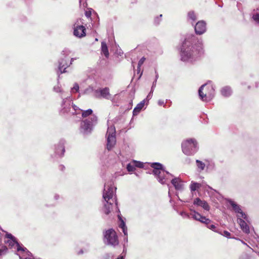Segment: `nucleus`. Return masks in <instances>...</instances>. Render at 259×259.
Segmentation results:
<instances>
[{
  "label": "nucleus",
  "mask_w": 259,
  "mask_h": 259,
  "mask_svg": "<svg viewBox=\"0 0 259 259\" xmlns=\"http://www.w3.org/2000/svg\"><path fill=\"white\" fill-rule=\"evenodd\" d=\"M204 53L202 40L194 35H190L183 41L180 52L181 60L183 62L192 63Z\"/></svg>",
  "instance_id": "nucleus-1"
},
{
  "label": "nucleus",
  "mask_w": 259,
  "mask_h": 259,
  "mask_svg": "<svg viewBox=\"0 0 259 259\" xmlns=\"http://www.w3.org/2000/svg\"><path fill=\"white\" fill-rule=\"evenodd\" d=\"M116 189L112 184H105L103 193V198L105 201L103 211L107 215L109 214L112 210L114 203L116 206L117 205V200L115 197H113Z\"/></svg>",
  "instance_id": "nucleus-2"
},
{
  "label": "nucleus",
  "mask_w": 259,
  "mask_h": 259,
  "mask_svg": "<svg viewBox=\"0 0 259 259\" xmlns=\"http://www.w3.org/2000/svg\"><path fill=\"white\" fill-rule=\"evenodd\" d=\"M62 102L61 109L60 110V114L64 116H70L74 115L80 114L81 109L74 105L71 97L67 96L63 98L61 96Z\"/></svg>",
  "instance_id": "nucleus-3"
},
{
  "label": "nucleus",
  "mask_w": 259,
  "mask_h": 259,
  "mask_svg": "<svg viewBox=\"0 0 259 259\" xmlns=\"http://www.w3.org/2000/svg\"><path fill=\"white\" fill-rule=\"evenodd\" d=\"M151 166L153 168L152 172L153 175L161 184H167V182L173 177L171 174L164 170L163 166L160 163H152Z\"/></svg>",
  "instance_id": "nucleus-4"
},
{
  "label": "nucleus",
  "mask_w": 259,
  "mask_h": 259,
  "mask_svg": "<svg viewBox=\"0 0 259 259\" xmlns=\"http://www.w3.org/2000/svg\"><path fill=\"white\" fill-rule=\"evenodd\" d=\"M200 99L204 102L211 101L215 96V89L211 81L202 85L199 90Z\"/></svg>",
  "instance_id": "nucleus-5"
},
{
  "label": "nucleus",
  "mask_w": 259,
  "mask_h": 259,
  "mask_svg": "<svg viewBox=\"0 0 259 259\" xmlns=\"http://www.w3.org/2000/svg\"><path fill=\"white\" fill-rule=\"evenodd\" d=\"M98 118L95 115H93L89 118L81 121L80 126V132L84 135L90 134L94 127L97 123Z\"/></svg>",
  "instance_id": "nucleus-6"
},
{
  "label": "nucleus",
  "mask_w": 259,
  "mask_h": 259,
  "mask_svg": "<svg viewBox=\"0 0 259 259\" xmlns=\"http://www.w3.org/2000/svg\"><path fill=\"white\" fill-rule=\"evenodd\" d=\"M182 149L185 155H194L198 149L197 142L194 139H187L182 142Z\"/></svg>",
  "instance_id": "nucleus-7"
},
{
  "label": "nucleus",
  "mask_w": 259,
  "mask_h": 259,
  "mask_svg": "<svg viewBox=\"0 0 259 259\" xmlns=\"http://www.w3.org/2000/svg\"><path fill=\"white\" fill-rule=\"evenodd\" d=\"M103 242L107 245L114 247L119 244L118 236L115 230L113 229H109L103 232Z\"/></svg>",
  "instance_id": "nucleus-8"
},
{
  "label": "nucleus",
  "mask_w": 259,
  "mask_h": 259,
  "mask_svg": "<svg viewBox=\"0 0 259 259\" xmlns=\"http://www.w3.org/2000/svg\"><path fill=\"white\" fill-rule=\"evenodd\" d=\"M192 218L196 221H198L202 223L205 224L206 225V227L209 229L213 231V232L219 233V231L217 229L216 226L214 225L211 224L209 225V224L211 222V221L206 218V217L201 215L200 213L196 212L195 210H191Z\"/></svg>",
  "instance_id": "nucleus-9"
},
{
  "label": "nucleus",
  "mask_w": 259,
  "mask_h": 259,
  "mask_svg": "<svg viewBox=\"0 0 259 259\" xmlns=\"http://www.w3.org/2000/svg\"><path fill=\"white\" fill-rule=\"evenodd\" d=\"M116 130L113 125L108 126L106 135L107 139V149L108 151L111 150L116 144Z\"/></svg>",
  "instance_id": "nucleus-10"
},
{
  "label": "nucleus",
  "mask_w": 259,
  "mask_h": 259,
  "mask_svg": "<svg viewBox=\"0 0 259 259\" xmlns=\"http://www.w3.org/2000/svg\"><path fill=\"white\" fill-rule=\"evenodd\" d=\"M80 19L77 20L73 25V34L76 37L81 38L86 35V29L82 25Z\"/></svg>",
  "instance_id": "nucleus-11"
},
{
  "label": "nucleus",
  "mask_w": 259,
  "mask_h": 259,
  "mask_svg": "<svg viewBox=\"0 0 259 259\" xmlns=\"http://www.w3.org/2000/svg\"><path fill=\"white\" fill-rule=\"evenodd\" d=\"M65 51H63L62 53V57L58 61V70L60 73L66 72V69L69 66V58L67 55H65Z\"/></svg>",
  "instance_id": "nucleus-12"
},
{
  "label": "nucleus",
  "mask_w": 259,
  "mask_h": 259,
  "mask_svg": "<svg viewBox=\"0 0 259 259\" xmlns=\"http://www.w3.org/2000/svg\"><path fill=\"white\" fill-rule=\"evenodd\" d=\"M227 202L232 207L233 210L236 213H237V218H242L246 221L248 222V218L247 215L244 212L242 211L241 207L239 205L237 204L235 201H233L231 199H228L227 200Z\"/></svg>",
  "instance_id": "nucleus-13"
},
{
  "label": "nucleus",
  "mask_w": 259,
  "mask_h": 259,
  "mask_svg": "<svg viewBox=\"0 0 259 259\" xmlns=\"http://www.w3.org/2000/svg\"><path fill=\"white\" fill-rule=\"evenodd\" d=\"M94 96L97 98H104L109 100L111 98V95L110 94L109 88L105 87L104 88H100L94 91Z\"/></svg>",
  "instance_id": "nucleus-14"
},
{
  "label": "nucleus",
  "mask_w": 259,
  "mask_h": 259,
  "mask_svg": "<svg viewBox=\"0 0 259 259\" xmlns=\"http://www.w3.org/2000/svg\"><path fill=\"white\" fill-rule=\"evenodd\" d=\"M65 141L61 139L57 144L55 145L54 153L55 157H62L64 154Z\"/></svg>",
  "instance_id": "nucleus-15"
},
{
  "label": "nucleus",
  "mask_w": 259,
  "mask_h": 259,
  "mask_svg": "<svg viewBox=\"0 0 259 259\" xmlns=\"http://www.w3.org/2000/svg\"><path fill=\"white\" fill-rule=\"evenodd\" d=\"M196 34L201 35L206 31V23L203 21H198L195 26Z\"/></svg>",
  "instance_id": "nucleus-16"
},
{
  "label": "nucleus",
  "mask_w": 259,
  "mask_h": 259,
  "mask_svg": "<svg viewBox=\"0 0 259 259\" xmlns=\"http://www.w3.org/2000/svg\"><path fill=\"white\" fill-rule=\"evenodd\" d=\"M171 183L177 191H182L184 189L183 182L179 178H174L171 180Z\"/></svg>",
  "instance_id": "nucleus-17"
},
{
  "label": "nucleus",
  "mask_w": 259,
  "mask_h": 259,
  "mask_svg": "<svg viewBox=\"0 0 259 259\" xmlns=\"http://www.w3.org/2000/svg\"><path fill=\"white\" fill-rule=\"evenodd\" d=\"M193 204L197 206L202 207L204 209L206 210H209L210 207L207 202L205 200H202L199 198H196L194 199Z\"/></svg>",
  "instance_id": "nucleus-18"
},
{
  "label": "nucleus",
  "mask_w": 259,
  "mask_h": 259,
  "mask_svg": "<svg viewBox=\"0 0 259 259\" xmlns=\"http://www.w3.org/2000/svg\"><path fill=\"white\" fill-rule=\"evenodd\" d=\"M7 243L11 247H13L14 245H16L17 246V250L18 251H25V250H27L26 248L21 246V245L17 241L16 238H15V239L8 240L7 241Z\"/></svg>",
  "instance_id": "nucleus-19"
},
{
  "label": "nucleus",
  "mask_w": 259,
  "mask_h": 259,
  "mask_svg": "<svg viewBox=\"0 0 259 259\" xmlns=\"http://www.w3.org/2000/svg\"><path fill=\"white\" fill-rule=\"evenodd\" d=\"M237 222L239 223L242 230L245 233L248 234L249 233V227L246 224L244 220L241 218L237 219Z\"/></svg>",
  "instance_id": "nucleus-20"
},
{
  "label": "nucleus",
  "mask_w": 259,
  "mask_h": 259,
  "mask_svg": "<svg viewBox=\"0 0 259 259\" xmlns=\"http://www.w3.org/2000/svg\"><path fill=\"white\" fill-rule=\"evenodd\" d=\"M221 95L225 97H230L232 93V90L230 87L225 86L221 90Z\"/></svg>",
  "instance_id": "nucleus-21"
},
{
  "label": "nucleus",
  "mask_w": 259,
  "mask_h": 259,
  "mask_svg": "<svg viewBox=\"0 0 259 259\" xmlns=\"http://www.w3.org/2000/svg\"><path fill=\"white\" fill-rule=\"evenodd\" d=\"M146 103V100H143L137 104L136 107L134 109L133 113V115H137L138 114L141 110L144 108V106Z\"/></svg>",
  "instance_id": "nucleus-22"
},
{
  "label": "nucleus",
  "mask_w": 259,
  "mask_h": 259,
  "mask_svg": "<svg viewBox=\"0 0 259 259\" xmlns=\"http://www.w3.org/2000/svg\"><path fill=\"white\" fill-rule=\"evenodd\" d=\"M101 53L104 54L106 58H108L109 56L108 49L105 41L101 42Z\"/></svg>",
  "instance_id": "nucleus-23"
},
{
  "label": "nucleus",
  "mask_w": 259,
  "mask_h": 259,
  "mask_svg": "<svg viewBox=\"0 0 259 259\" xmlns=\"http://www.w3.org/2000/svg\"><path fill=\"white\" fill-rule=\"evenodd\" d=\"M196 165L198 171L200 172L204 170L205 167V164L199 160H196Z\"/></svg>",
  "instance_id": "nucleus-24"
},
{
  "label": "nucleus",
  "mask_w": 259,
  "mask_h": 259,
  "mask_svg": "<svg viewBox=\"0 0 259 259\" xmlns=\"http://www.w3.org/2000/svg\"><path fill=\"white\" fill-rule=\"evenodd\" d=\"M201 185L200 184L194 182H191V185L190 186V190L192 192L195 191L198 189H199L201 187Z\"/></svg>",
  "instance_id": "nucleus-25"
},
{
  "label": "nucleus",
  "mask_w": 259,
  "mask_h": 259,
  "mask_svg": "<svg viewBox=\"0 0 259 259\" xmlns=\"http://www.w3.org/2000/svg\"><path fill=\"white\" fill-rule=\"evenodd\" d=\"M92 114H93V110L91 109H89L86 110H81V114L83 118L87 117L90 115H91V116H92L93 115Z\"/></svg>",
  "instance_id": "nucleus-26"
},
{
  "label": "nucleus",
  "mask_w": 259,
  "mask_h": 259,
  "mask_svg": "<svg viewBox=\"0 0 259 259\" xmlns=\"http://www.w3.org/2000/svg\"><path fill=\"white\" fill-rule=\"evenodd\" d=\"M188 18L194 22L197 20V16L194 11H190L188 13Z\"/></svg>",
  "instance_id": "nucleus-27"
},
{
  "label": "nucleus",
  "mask_w": 259,
  "mask_h": 259,
  "mask_svg": "<svg viewBox=\"0 0 259 259\" xmlns=\"http://www.w3.org/2000/svg\"><path fill=\"white\" fill-rule=\"evenodd\" d=\"M53 91L56 93H60L61 94L60 95V97L61 98V96H62L63 97V98L66 97H64L63 96V95L64 94V92L63 91V90L61 89V87L58 84L57 85L54 86L53 87Z\"/></svg>",
  "instance_id": "nucleus-28"
},
{
  "label": "nucleus",
  "mask_w": 259,
  "mask_h": 259,
  "mask_svg": "<svg viewBox=\"0 0 259 259\" xmlns=\"http://www.w3.org/2000/svg\"><path fill=\"white\" fill-rule=\"evenodd\" d=\"M238 259H255L254 257L249 254L247 253H243L239 257Z\"/></svg>",
  "instance_id": "nucleus-29"
},
{
  "label": "nucleus",
  "mask_w": 259,
  "mask_h": 259,
  "mask_svg": "<svg viewBox=\"0 0 259 259\" xmlns=\"http://www.w3.org/2000/svg\"><path fill=\"white\" fill-rule=\"evenodd\" d=\"M162 15L160 14L159 16L155 17L154 19V24L156 26L158 25L162 20Z\"/></svg>",
  "instance_id": "nucleus-30"
},
{
  "label": "nucleus",
  "mask_w": 259,
  "mask_h": 259,
  "mask_svg": "<svg viewBox=\"0 0 259 259\" xmlns=\"http://www.w3.org/2000/svg\"><path fill=\"white\" fill-rule=\"evenodd\" d=\"M95 90V89H94L93 87L90 86L89 88H87L84 90V94H93V95L94 96Z\"/></svg>",
  "instance_id": "nucleus-31"
},
{
  "label": "nucleus",
  "mask_w": 259,
  "mask_h": 259,
  "mask_svg": "<svg viewBox=\"0 0 259 259\" xmlns=\"http://www.w3.org/2000/svg\"><path fill=\"white\" fill-rule=\"evenodd\" d=\"M79 85L77 83H75L74 84L73 87L71 89V92L72 93H76L79 91Z\"/></svg>",
  "instance_id": "nucleus-32"
},
{
  "label": "nucleus",
  "mask_w": 259,
  "mask_h": 259,
  "mask_svg": "<svg viewBox=\"0 0 259 259\" xmlns=\"http://www.w3.org/2000/svg\"><path fill=\"white\" fill-rule=\"evenodd\" d=\"M126 169L128 171L132 172L135 170V165H132L131 163H128L126 166Z\"/></svg>",
  "instance_id": "nucleus-33"
},
{
  "label": "nucleus",
  "mask_w": 259,
  "mask_h": 259,
  "mask_svg": "<svg viewBox=\"0 0 259 259\" xmlns=\"http://www.w3.org/2000/svg\"><path fill=\"white\" fill-rule=\"evenodd\" d=\"M191 210L192 209H190V210H191V212H192L191 211ZM192 210H194L193 209H192ZM180 214L183 218H190V216L192 215L191 214H189L188 213L186 212L185 211H181L180 213Z\"/></svg>",
  "instance_id": "nucleus-34"
},
{
  "label": "nucleus",
  "mask_w": 259,
  "mask_h": 259,
  "mask_svg": "<svg viewBox=\"0 0 259 259\" xmlns=\"http://www.w3.org/2000/svg\"><path fill=\"white\" fill-rule=\"evenodd\" d=\"M119 220H120V224H119L118 226L120 229L126 227L125 225V223L124 222L123 220H122L121 218L120 217H118Z\"/></svg>",
  "instance_id": "nucleus-35"
},
{
  "label": "nucleus",
  "mask_w": 259,
  "mask_h": 259,
  "mask_svg": "<svg viewBox=\"0 0 259 259\" xmlns=\"http://www.w3.org/2000/svg\"><path fill=\"white\" fill-rule=\"evenodd\" d=\"M134 162L135 163V166L139 168H142L144 166L143 163L140 162V161H134Z\"/></svg>",
  "instance_id": "nucleus-36"
},
{
  "label": "nucleus",
  "mask_w": 259,
  "mask_h": 259,
  "mask_svg": "<svg viewBox=\"0 0 259 259\" xmlns=\"http://www.w3.org/2000/svg\"><path fill=\"white\" fill-rule=\"evenodd\" d=\"M219 233L221 234V235H222L223 236L228 238H230V236H231L230 233L229 232L227 231H224L223 233L222 232H219Z\"/></svg>",
  "instance_id": "nucleus-37"
},
{
  "label": "nucleus",
  "mask_w": 259,
  "mask_h": 259,
  "mask_svg": "<svg viewBox=\"0 0 259 259\" xmlns=\"http://www.w3.org/2000/svg\"><path fill=\"white\" fill-rule=\"evenodd\" d=\"M128 237L127 236H124L123 238V251H124L126 246L127 245Z\"/></svg>",
  "instance_id": "nucleus-38"
},
{
  "label": "nucleus",
  "mask_w": 259,
  "mask_h": 259,
  "mask_svg": "<svg viewBox=\"0 0 259 259\" xmlns=\"http://www.w3.org/2000/svg\"><path fill=\"white\" fill-rule=\"evenodd\" d=\"M252 18L255 22L259 24V14L258 13L254 14L252 16Z\"/></svg>",
  "instance_id": "nucleus-39"
},
{
  "label": "nucleus",
  "mask_w": 259,
  "mask_h": 259,
  "mask_svg": "<svg viewBox=\"0 0 259 259\" xmlns=\"http://www.w3.org/2000/svg\"><path fill=\"white\" fill-rule=\"evenodd\" d=\"M145 59H146L145 58L143 57L139 60L138 64L139 69H140V67H141V66L143 65L144 61H145Z\"/></svg>",
  "instance_id": "nucleus-40"
},
{
  "label": "nucleus",
  "mask_w": 259,
  "mask_h": 259,
  "mask_svg": "<svg viewBox=\"0 0 259 259\" xmlns=\"http://www.w3.org/2000/svg\"><path fill=\"white\" fill-rule=\"evenodd\" d=\"M152 94H153V92H152L151 90L150 91V93L148 94V95H147L146 98L145 99L146 100V102L147 101V102H148V101L151 99L152 97Z\"/></svg>",
  "instance_id": "nucleus-41"
},
{
  "label": "nucleus",
  "mask_w": 259,
  "mask_h": 259,
  "mask_svg": "<svg viewBox=\"0 0 259 259\" xmlns=\"http://www.w3.org/2000/svg\"><path fill=\"white\" fill-rule=\"evenodd\" d=\"M6 237L8 238V239H9V240H12V239H15V238H16L14 236H13L10 233H7L6 234Z\"/></svg>",
  "instance_id": "nucleus-42"
},
{
  "label": "nucleus",
  "mask_w": 259,
  "mask_h": 259,
  "mask_svg": "<svg viewBox=\"0 0 259 259\" xmlns=\"http://www.w3.org/2000/svg\"><path fill=\"white\" fill-rule=\"evenodd\" d=\"M122 232L124 234V236H127V227H125L121 229Z\"/></svg>",
  "instance_id": "nucleus-43"
},
{
  "label": "nucleus",
  "mask_w": 259,
  "mask_h": 259,
  "mask_svg": "<svg viewBox=\"0 0 259 259\" xmlns=\"http://www.w3.org/2000/svg\"><path fill=\"white\" fill-rule=\"evenodd\" d=\"M156 82H157V81H156V80H154V81L153 82L152 85L151 89L152 92H153V91H154V89L156 85Z\"/></svg>",
  "instance_id": "nucleus-44"
},
{
  "label": "nucleus",
  "mask_w": 259,
  "mask_h": 259,
  "mask_svg": "<svg viewBox=\"0 0 259 259\" xmlns=\"http://www.w3.org/2000/svg\"><path fill=\"white\" fill-rule=\"evenodd\" d=\"M158 104L159 106H162V105L164 106L165 103H164V101L163 100H159L158 101Z\"/></svg>",
  "instance_id": "nucleus-45"
},
{
  "label": "nucleus",
  "mask_w": 259,
  "mask_h": 259,
  "mask_svg": "<svg viewBox=\"0 0 259 259\" xmlns=\"http://www.w3.org/2000/svg\"><path fill=\"white\" fill-rule=\"evenodd\" d=\"M155 78L154 80L157 81L159 75H158V73L157 71L156 70H155Z\"/></svg>",
  "instance_id": "nucleus-46"
},
{
  "label": "nucleus",
  "mask_w": 259,
  "mask_h": 259,
  "mask_svg": "<svg viewBox=\"0 0 259 259\" xmlns=\"http://www.w3.org/2000/svg\"><path fill=\"white\" fill-rule=\"evenodd\" d=\"M75 59H75V58H71V59L70 61V62H69V64H69V66H70V65H71V64H72V63L73 61Z\"/></svg>",
  "instance_id": "nucleus-47"
},
{
  "label": "nucleus",
  "mask_w": 259,
  "mask_h": 259,
  "mask_svg": "<svg viewBox=\"0 0 259 259\" xmlns=\"http://www.w3.org/2000/svg\"><path fill=\"white\" fill-rule=\"evenodd\" d=\"M59 198V196L57 194H55V196H54V198L56 200H58Z\"/></svg>",
  "instance_id": "nucleus-48"
},
{
  "label": "nucleus",
  "mask_w": 259,
  "mask_h": 259,
  "mask_svg": "<svg viewBox=\"0 0 259 259\" xmlns=\"http://www.w3.org/2000/svg\"><path fill=\"white\" fill-rule=\"evenodd\" d=\"M85 15L87 17H90V16H91V13H89V12H86L85 13Z\"/></svg>",
  "instance_id": "nucleus-49"
},
{
  "label": "nucleus",
  "mask_w": 259,
  "mask_h": 259,
  "mask_svg": "<svg viewBox=\"0 0 259 259\" xmlns=\"http://www.w3.org/2000/svg\"><path fill=\"white\" fill-rule=\"evenodd\" d=\"M116 259H124V256L123 255H120Z\"/></svg>",
  "instance_id": "nucleus-50"
},
{
  "label": "nucleus",
  "mask_w": 259,
  "mask_h": 259,
  "mask_svg": "<svg viewBox=\"0 0 259 259\" xmlns=\"http://www.w3.org/2000/svg\"><path fill=\"white\" fill-rule=\"evenodd\" d=\"M60 168L62 170H63V169L65 168V167L63 165H61Z\"/></svg>",
  "instance_id": "nucleus-51"
},
{
  "label": "nucleus",
  "mask_w": 259,
  "mask_h": 259,
  "mask_svg": "<svg viewBox=\"0 0 259 259\" xmlns=\"http://www.w3.org/2000/svg\"><path fill=\"white\" fill-rule=\"evenodd\" d=\"M140 69H139V68H138V67H137V73H140Z\"/></svg>",
  "instance_id": "nucleus-52"
},
{
  "label": "nucleus",
  "mask_w": 259,
  "mask_h": 259,
  "mask_svg": "<svg viewBox=\"0 0 259 259\" xmlns=\"http://www.w3.org/2000/svg\"><path fill=\"white\" fill-rule=\"evenodd\" d=\"M3 252V250L2 249H0V255L2 254V253Z\"/></svg>",
  "instance_id": "nucleus-53"
},
{
  "label": "nucleus",
  "mask_w": 259,
  "mask_h": 259,
  "mask_svg": "<svg viewBox=\"0 0 259 259\" xmlns=\"http://www.w3.org/2000/svg\"><path fill=\"white\" fill-rule=\"evenodd\" d=\"M186 161L188 162V163H189L190 162V159L189 158H187Z\"/></svg>",
  "instance_id": "nucleus-54"
},
{
  "label": "nucleus",
  "mask_w": 259,
  "mask_h": 259,
  "mask_svg": "<svg viewBox=\"0 0 259 259\" xmlns=\"http://www.w3.org/2000/svg\"><path fill=\"white\" fill-rule=\"evenodd\" d=\"M242 242L244 244L246 245V244L245 242H244L243 241H242Z\"/></svg>",
  "instance_id": "nucleus-55"
},
{
  "label": "nucleus",
  "mask_w": 259,
  "mask_h": 259,
  "mask_svg": "<svg viewBox=\"0 0 259 259\" xmlns=\"http://www.w3.org/2000/svg\"><path fill=\"white\" fill-rule=\"evenodd\" d=\"M142 74V73L141 72V74H140V77H141V76Z\"/></svg>",
  "instance_id": "nucleus-56"
},
{
  "label": "nucleus",
  "mask_w": 259,
  "mask_h": 259,
  "mask_svg": "<svg viewBox=\"0 0 259 259\" xmlns=\"http://www.w3.org/2000/svg\"><path fill=\"white\" fill-rule=\"evenodd\" d=\"M96 41H98V39L97 38H96Z\"/></svg>",
  "instance_id": "nucleus-57"
},
{
  "label": "nucleus",
  "mask_w": 259,
  "mask_h": 259,
  "mask_svg": "<svg viewBox=\"0 0 259 259\" xmlns=\"http://www.w3.org/2000/svg\"><path fill=\"white\" fill-rule=\"evenodd\" d=\"M168 195L170 196V193H169V192H168Z\"/></svg>",
  "instance_id": "nucleus-58"
},
{
  "label": "nucleus",
  "mask_w": 259,
  "mask_h": 259,
  "mask_svg": "<svg viewBox=\"0 0 259 259\" xmlns=\"http://www.w3.org/2000/svg\"><path fill=\"white\" fill-rule=\"evenodd\" d=\"M255 1H259V0H255Z\"/></svg>",
  "instance_id": "nucleus-59"
}]
</instances>
